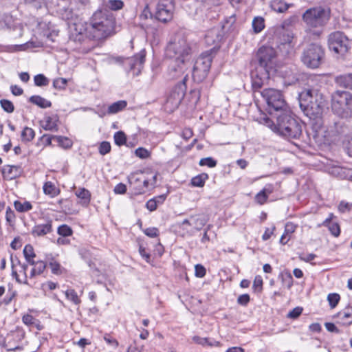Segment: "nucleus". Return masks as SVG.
<instances>
[{
  "label": "nucleus",
  "instance_id": "obj_1",
  "mask_svg": "<svg viewBox=\"0 0 352 352\" xmlns=\"http://www.w3.org/2000/svg\"><path fill=\"white\" fill-rule=\"evenodd\" d=\"M114 24L115 21L111 15L98 11L93 14L89 22L74 23L71 27L72 37L79 42L85 37L100 40L113 32Z\"/></svg>",
  "mask_w": 352,
  "mask_h": 352
},
{
  "label": "nucleus",
  "instance_id": "obj_2",
  "mask_svg": "<svg viewBox=\"0 0 352 352\" xmlns=\"http://www.w3.org/2000/svg\"><path fill=\"white\" fill-rule=\"evenodd\" d=\"M255 60L258 65L252 72L251 78L252 87L256 89L267 84L270 76L275 72L276 52L272 47L262 46L257 51Z\"/></svg>",
  "mask_w": 352,
  "mask_h": 352
},
{
  "label": "nucleus",
  "instance_id": "obj_3",
  "mask_svg": "<svg viewBox=\"0 0 352 352\" xmlns=\"http://www.w3.org/2000/svg\"><path fill=\"white\" fill-rule=\"evenodd\" d=\"M317 77L309 79L308 87L299 96L300 107L310 118L320 117L325 107V100L320 93Z\"/></svg>",
  "mask_w": 352,
  "mask_h": 352
},
{
  "label": "nucleus",
  "instance_id": "obj_4",
  "mask_svg": "<svg viewBox=\"0 0 352 352\" xmlns=\"http://www.w3.org/2000/svg\"><path fill=\"white\" fill-rule=\"evenodd\" d=\"M263 124L279 135L287 139H298L302 135L300 123L294 118L290 111L276 114V122L270 118H263Z\"/></svg>",
  "mask_w": 352,
  "mask_h": 352
},
{
  "label": "nucleus",
  "instance_id": "obj_5",
  "mask_svg": "<svg viewBox=\"0 0 352 352\" xmlns=\"http://www.w3.org/2000/svg\"><path fill=\"white\" fill-rule=\"evenodd\" d=\"M166 56L177 63H188L191 59L192 48L186 38L181 34L175 36L166 50Z\"/></svg>",
  "mask_w": 352,
  "mask_h": 352
},
{
  "label": "nucleus",
  "instance_id": "obj_6",
  "mask_svg": "<svg viewBox=\"0 0 352 352\" xmlns=\"http://www.w3.org/2000/svg\"><path fill=\"white\" fill-rule=\"evenodd\" d=\"M331 109L341 118L352 116V94L346 91L338 90L331 95Z\"/></svg>",
  "mask_w": 352,
  "mask_h": 352
},
{
  "label": "nucleus",
  "instance_id": "obj_7",
  "mask_svg": "<svg viewBox=\"0 0 352 352\" xmlns=\"http://www.w3.org/2000/svg\"><path fill=\"white\" fill-rule=\"evenodd\" d=\"M261 95L266 102L270 114H276L289 110L288 105L280 91L273 88L264 89Z\"/></svg>",
  "mask_w": 352,
  "mask_h": 352
},
{
  "label": "nucleus",
  "instance_id": "obj_8",
  "mask_svg": "<svg viewBox=\"0 0 352 352\" xmlns=\"http://www.w3.org/2000/svg\"><path fill=\"white\" fill-rule=\"evenodd\" d=\"M324 57V51L322 47L318 44L312 43L304 50L301 60L307 67L316 69L322 64Z\"/></svg>",
  "mask_w": 352,
  "mask_h": 352
},
{
  "label": "nucleus",
  "instance_id": "obj_9",
  "mask_svg": "<svg viewBox=\"0 0 352 352\" xmlns=\"http://www.w3.org/2000/svg\"><path fill=\"white\" fill-rule=\"evenodd\" d=\"M212 60V51H207L197 58L192 70V78L195 80L202 81L207 76Z\"/></svg>",
  "mask_w": 352,
  "mask_h": 352
},
{
  "label": "nucleus",
  "instance_id": "obj_10",
  "mask_svg": "<svg viewBox=\"0 0 352 352\" xmlns=\"http://www.w3.org/2000/svg\"><path fill=\"white\" fill-rule=\"evenodd\" d=\"M302 19L309 27H320L328 20V14L321 7L310 8L303 14Z\"/></svg>",
  "mask_w": 352,
  "mask_h": 352
},
{
  "label": "nucleus",
  "instance_id": "obj_11",
  "mask_svg": "<svg viewBox=\"0 0 352 352\" xmlns=\"http://www.w3.org/2000/svg\"><path fill=\"white\" fill-rule=\"evenodd\" d=\"M328 45L330 50L341 55L348 52L349 41L347 37L341 32H335L329 34Z\"/></svg>",
  "mask_w": 352,
  "mask_h": 352
},
{
  "label": "nucleus",
  "instance_id": "obj_12",
  "mask_svg": "<svg viewBox=\"0 0 352 352\" xmlns=\"http://www.w3.org/2000/svg\"><path fill=\"white\" fill-rule=\"evenodd\" d=\"M175 6L173 0H157L155 16L162 23L170 21L173 17Z\"/></svg>",
  "mask_w": 352,
  "mask_h": 352
},
{
  "label": "nucleus",
  "instance_id": "obj_13",
  "mask_svg": "<svg viewBox=\"0 0 352 352\" xmlns=\"http://www.w3.org/2000/svg\"><path fill=\"white\" fill-rule=\"evenodd\" d=\"M279 34L280 36L278 48L283 53L287 54L293 50L295 45L294 34L292 32L285 30L283 27L279 30Z\"/></svg>",
  "mask_w": 352,
  "mask_h": 352
},
{
  "label": "nucleus",
  "instance_id": "obj_14",
  "mask_svg": "<svg viewBox=\"0 0 352 352\" xmlns=\"http://www.w3.org/2000/svg\"><path fill=\"white\" fill-rule=\"evenodd\" d=\"M188 63H177L173 60L172 63L170 65L168 70V76L169 79H182L186 75L185 72L188 67Z\"/></svg>",
  "mask_w": 352,
  "mask_h": 352
},
{
  "label": "nucleus",
  "instance_id": "obj_15",
  "mask_svg": "<svg viewBox=\"0 0 352 352\" xmlns=\"http://www.w3.org/2000/svg\"><path fill=\"white\" fill-rule=\"evenodd\" d=\"M52 230V220H45L43 223L36 224L32 231L31 234L34 236H43Z\"/></svg>",
  "mask_w": 352,
  "mask_h": 352
},
{
  "label": "nucleus",
  "instance_id": "obj_16",
  "mask_svg": "<svg viewBox=\"0 0 352 352\" xmlns=\"http://www.w3.org/2000/svg\"><path fill=\"white\" fill-rule=\"evenodd\" d=\"M2 172L4 177L7 179L12 180L21 175L22 169L19 166L6 165Z\"/></svg>",
  "mask_w": 352,
  "mask_h": 352
},
{
  "label": "nucleus",
  "instance_id": "obj_17",
  "mask_svg": "<svg viewBox=\"0 0 352 352\" xmlns=\"http://www.w3.org/2000/svg\"><path fill=\"white\" fill-rule=\"evenodd\" d=\"M58 118L56 115L45 116L41 122V126L45 130L56 131H58Z\"/></svg>",
  "mask_w": 352,
  "mask_h": 352
},
{
  "label": "nucleus",
  "instance_id": "obj_18",
  "mask_svg": "<svg viewBox=\"0 0 352 352\" xmlns=\"http://www.w3.org/2000/svg\"><path fill=\"white\" fill-rule=\"evenodd\" d=\"M187 78L188 74H186L182 80L176 85L173 90V95L177 98L178 101H181L185 95L186 91V81L187 80Z\"/></svg>",
  "mask_w": 352,
  "mask_h": 352
},
{
  "label": "nucleus",
  "instance_id": "obj_19",
  "mask_svg": "<svg viewBox=\"0 0 352 352\" xmlns=\"http://www.w3.org/2000/svg\"><path fill=\"white\" fill-rule=\"evenodd\" d=\"M76 196L80 199V204L83 206H87L91 201V193L85 188H79L75 191Z\"/></svg>",
  "mask_w": 352,
  "mask_h": 352
},
{
  "label": "nucleus",
  "instance_id": "obj_20",
  "mask_svg": "<svg viewBox=\"0 0 352 352\" xmlns=\"http://www.w3.org/2000/svg\"><path fill=\"white\" fill-rule=\"evenodd\" d=\"M292 6L293 4L287 3L284 0H272L270 3L272 10L278 13L285 12Z\"/></svg>",
  "mask_w": 352,
  "mask_h": 352
},
{
  "label": "nucleus",
  "instance_id": "obj_21",
  "mask_svg": "<svg viewBox=\"0 0 352 352\" xmlns=\"http://www.w3.org/2000/svg\"><path fill=\"white\" fill-rule=\"evenodd\" d=\"M335 82L340 87L352 89V74H345L337 76Z\"/></svg>",
  "mask_w": 352,
  "mask_h": 352
},
{
  "label": "nucleus",
  "instance_id": "obj_22",
  "mask_svg": "<svg viewBox=\"0 0 352 352\" xmlns=\"http://www.w3.org/2000/svg\"><path fill=\"white\" fill-rule=\"evenodd\" d=\"M192 226L195 227L197 230H200L208 222V218L204 214H197L190 217Z\"/></svg>",
  "mask_w": 352,
  "mask_h": 352
},
{
  "label": "nucleus",
  "instance_id": "obj_23",
  "mask_svg": "<svg viewBox=\"0 0 352 352\" xmlns=\"http://www.w3.org/2000/svg\"><path fill=\"white\" fill-rule=\"evenodd\" d=\"M145 60V56L142 54H138L131 58L129 61L131 69L138 70V73L140 72L142 65Z\"/></svg>",
  "mask_w": 352,
  "mask_h": 352
},
{
  "label": "nucleus",
  "instance_id": "obj_24",
  "mask_svg": "<svg viewBox=\"0 0 352 352\" xmlns=\"http://www.w3.org/2000/svg\"><path fill=\"white\" fill-rule=\"evenodd\" d=\"M273 191L272 185H269L265 187L261 190L255 197V200L259 204H263L267 199L268 195H270Z\"/></svg>",
  "mask_w": 352,
  "mask_h": 352
},
{
  "label": "nucleus",
  "instance_id": "obj_25",
  "mask_svg": "<svg viewBox=\"0 0 352 352\" xmlns=\"http://www.w3.org/2000/svg\"><path fill=\"white\" fill-rule=\"evenodd\" d=\"M29 101L41 108L45 109L52 106V102L40 96H32Z\"/></svg>",
  "mask_w": 352,
  "mask_h": 352
},
{
  "label": "nucleus",
  "instance_id": "obj_26",
  "mask_svg": "<svg viewBox=\"0 0 352 352\" xmlns=\"http://www.w3.org/2000/svg\"><path fill=\"white\" fill-rule=\"evenodd\" d=\"M127 105L125 100H119L111 104L108 108L109 114H114L123 110Z\"/></svg>",
  "mask_w": 352,
  "mask_h": 352
},
{
  "label": "nucleus",
  "instance_id": "obj_27",
  "mask_svg": "<svg viewBox=\"0 0 352 352\" xmlns=\"http://www.w3.org/2000/svg\"><path fill=\"white\" fill-rule=\"evenodd\" d=\"M43 192L45 195H50L51 197H54L59 193V190L51 182H47L43 185Z\"/></svg>",
  "mask_w": 352,
  "mask_h": 352
},
{
  "label": "nucleus",
  "instance_id": "obj_28",
  "mask_svg": "<svg viewBox=\"0 0 352 352\" xmlns=\"http://www.w3.org/2000/svg\"><path fill=\"white\" fill-rule=\"evenodd\" d=\"M54 140H56L58 146L64 149L71 148L73 146V142L67 137L56 135L54 136Z\"/></svg>",
  "mask_w": 352,
  "mask_h": 352
},
{
  "label": "nucleus",
  "instance_id": "obj_29",
  "mask_svg": "<svg viewBox=\"0 0 352 352\" xmlns=\"http://www.w3.org/2000/svg\"><path fill=\"white\" fill-rule=\"evenodd\" d=\"M193 340L199 344H201L203 346H219L220 343L217 341H215L214 340H211V339H209V338H201V337H199V336H195L193 337Z\"/></svg>",
  "mask_w": 352,
  "mask_h": 352
},
{
  "label": "nucleus",
  "instance_id": "obj_30",
  "mask_svg": "<svg viewBox=\"0 0 352 352\" xmlns=\"http://www.w3.org/2000/svg\"><path fill=\"white\" fill-rule=\"evenodd\" d=\"M48 265L52 272L55 275H60L64 271V269L61 267L60 263L56 261L53 258L51 259L48 258Z\"/></svg>",
  "mask_w": 352,
  "mask_h": 352
},
{
  "label": "nucleus",
  "instance_id": "obj_31",
  "mask_svg": "<svg viewBox=\"0 0 352 352\" xmlns=\"http://www.w3.org/2000/svg\"><path fill=\"white\" fill-rule=\"evenodd\" d=\"M65 296L68 300H70L76 305H78L81 300L76 292L74 289H68L65 292Z\"/></svg>",
  "mask_w": 352,
  "mask_h": 352
},
{
  "label": "nucleus",
  "instance_id": "obj_32",
  "mask_svg": "<svg viewBox=\"0 0 352 352\" xmlns=\"http://www.w3.org/2000/svg\"><path fill=\"white\" fill-rule=\"evenodd\" d=\"M15 209L20 212H28L32 208V204L28 201L21 203L19 201H15L14 203Z\"/></svg>",
  "mask_w": 352,
  "mask_h": 352
},
{
  "label": "nucleus",
  "instance_id": "obj_33",
  "mask_svg": "<svg viewBox=\"0 0 352 352\" xmlns=\"http://www.w3.org/2000/svg\"><path fill=\"white\" fill-rule=\"evenodd\" d=\"M265 27L264 19L262 17H255L252 21V28L255 33L261 32Z\"/></svg>",
  "mask_w": 352,
  "mask_h": 352
},
{
  "label": "nucleus",
  "instance_id": "obj_34",
  "mask_svg": "<svg viewBox=\"0 0 352 352\" xmlns=\"http://www.w3.org/2000/svg\"><path fill=\"white\" fill-rule=\"evenodd\" d=\"M11 263H12V268H14L15 266L19 265L20 267L19 272L23 273V277H25L27 275V270L28 265L25 263H21L19 259L16 258L11 257Z\"/></svg>",
  "mask_w": 352,
  "mask_h": 352
},
{
  "label": "nucleus",
  "instance_id": "obj_35",
  "mask_svg": "<svg viewBox=\"0 0 352 352\" xmlns=\"http://www.w3.org/2000/svg\"><path fill=\"white\" fill-rule=\"evenodd\" d=\"M207 178L206 174L197 175L192 178L191 184L195 187H203Z\"/></svg>",
  "mask_w": 352,
  "mask_h": 352
},
{
  "label": "nucleus",
  "instance_id": "obj_36",
  "mask_svg": "<svg viewBox=\"0 0 352 352\" xmlns=\"http://www.w3.org/2000/svg\"><path fill=\"white\" fill-rule=\"evenodd\" d=\"M157 175L155 174L154 175L152 176V178L151 179H145L143 180V188H142L141 189H140L137 193L138 194H142V193H144L145 192L144 190V188H147L149 187V186H154L155 183H156V180H157Z\"/></svg>",
  "mask_w": 352,
  "mask_h": 352
},
{
  "label": "nucleus",
  "instance_id": "obj_37",
  "mask_svg": "<svg viewBox=\"0 0 352 352\" xmlns=\"http://www.w3.org/2000/svg\"><path fill=\"white\" fill-rule=\"evenodd\" d=\"M34 131L30 127H25L21 133V138L23 141L30 142L34 138Z\"/></svg>",
  "mask_w": 352,
  "mask_h": 352
},
{
  "label": "nucleus",
  "instance_id": "obj_38",
  "mask_svg": "<svg viewBox=\"0 0 352 352\" xmlns=\"http://www.w3.org/2000/svg\"><path fill=\"white\" fill-rule=\"evenodd\" d=\"M113 138H114V142H115L116 144H117L118 146H122V145L125 144L126 141V136L125 133L122 131L116 132L114 134Z\"/></svg>",
  "mask_w": 352,
  "mask_h": 352
},
{
  "label": "nucleus",
  "instance_id": "obj_39",
  "mask_svg": "<svg viewBox=\"0 0 352 352\" xmlns=\"http://www.w3.org/2000/svg\"><path fill=\"white\" fill-rule=\"evenodd\" d=\"M36 86L42 87L49 84V80L43 74H37L34 77Z\"/></svg>",
  "mask_w": 352,
  "mask_h": 352
},
{
  "label": "nucleus",
  "instance_id": "obj_40",
  "mask_svg": "<svg viewBox=\"0 0 352 352\" xmlns=\"http://www.w3.org/2000/svg\"><path fill=\"white\" fill-rule=\"evenodd\" d=\"M57 232L63 236H71L73 233L72 229L66 224H63L58 228Z\"/></svg>",
  "mask_w": 352,
  "mask_h": 352
},
{
  "label": "nucleus",
  "instance_id": "obj_41",
  "mask_svg": "<svg viewBox=\"0 0 352 352\" xmlns=\"http://www.w3.org/2000/svg\"><path fill=\"white\" fill-rule=\"evenodd\" d=\"M0 104L2 109L7 113H12L14 110L13 103L8 100L2 99L0 100Z\"/></svg>",
  "mask_w": 352,
  "mask_h": 352
},
{
  "label": "nucleus",
  "instance_id": "obj_42",
  "mask_svg": "<svg viewBox=\"0 0 352 352\" xmlns=\"http://www.w3.org/2000/svg\"><path fill=\"white\" fill-rule=\"evenodd\" d=\"M236 21V18L234 14L231 15L228 18H226L223 23L222 28L224 30L228 31L231 29L232 25Z\"/></svg>",
  "mask_w": 352,
  "mask_h": 352
},
{
  "label": "nucleus",
  "instance_id": "obj_43",
  "mask_svg": "<svg viewBox=\"0 0 352 352\" xmlns=\"http://www.w3.org/2000/svg\"><path fill=\"white\" fill-rule=\"evenodd\" d=\"M340 295L336 293L329 294L327 296V300L331 308L336 307L340 300Z\"/></svg>",
  "mask_w": 352,
  "mask_h": 352
},
{
  "label": "nucleus",
  "instance_id": "obj_44",
  "mask_svg": "<svg viewBox=\"0 0 352 352\" xmlns=\"http://www.w3.org/2000/svg\"><path fill=\"white\" fill-rule=\"evenodd\" d=\"M199 165L200 166H207L210 168H213L216 166L217 162L213 158L208 157L206 158H202L199 161Z\"/></svg>",
  "mask_w": 352,
  "mask_h": 352
},
{
  "label": "nucleus",
  "instance_id": "obj_45",
  "mask_svg": "<svg viewBox=\"0 0 352 352\" xmlns=\"http://www.w3.org/2000/svg\"><path fill=\"white\" fill-rule=\"evenodd\" d=\"M98 149H99V153L102 155H104L110 152L111 144L109 142L104 141L100 143Z\"/></svg>",
  "mask_w": 352,
  "mask_h": 352
},
{
  "label": "nucleus",
  "instance_id": "obj_46",
  "mask_svg": "<svg viewBox=\"0 0 352 352\" xmlns=\"http://www.w3.org/2000/svg\"><path fill=\"white\" fill-rule=\"evenodd\" d=\"M329 232L331 234L335 236L338 237L340 234V227L338 223H332L328 227Z\"/></svg>",
  "mask_w": 352,
  "mask_h": 352
},
{
  "label": "nucleus",
  "instance_id": "obj_47",
  "mask_svg": "<svg viewBox=\"0 0 352 352\" xmlns=\"http://www.w3.org/2000/svg\"><path fill=\"white\" fill-rule=\"evenodd\" d=\"M67 80L63 78H58L53 81V86L56 89H63L65 87Z\"/></svg>",
  "mask_w": 352,
  "mask_h": 352
},
{
  "label": "nucleus",
  "instance_id": "obj_48",
  "mask_svg": "<svg viewBox=\"0 0 352 352\" xmlns=\"http://www.w3.org/2000/svg\"><path fill=\"white\" fill-rule=\"evenodd\" d=\"M108 6L113 10H118L122 8L124 3L121 0H109Z\"/></svg>",
  "mask_w": 352,
  "mask_h": 352
},
{
  "label": "nucleus",
  "instance_id": "obj_49",
  "mask_svg": "<svg viewBox=\"0 0 352 352\" xmlns=\"http://www.w3.org/2000/svg\"><path fill=\"white\" fill-rule=\"evenodd\" d=\"M12 276L13 278H15L16 281L19 284H24L26 285H29L28 280V276H25V277H23V279H21L19 278V276L17 273V271L14 270V268H12Z\"/></svg>",
  "mask_w": 352,
  "mask_h": 352
},
{
  "label": "nucleus",
  "instance_id": "obj_50",
  "mask_svg": "<svg viewBox=\"0 0 352 352\" xmlns=\"http://www.w3.org/2000/svg\"><path fill=\"white\" fill-rule=\"evenodd\" d=\"M135 155L141 159H146L149 157V152L147 149L140 147L135 151Z\"/></svg>",
  "mask_w": 352,
  "mask_h": 352
},
{
  "label": "nucleus",
  "instance_id": "obj_51",
  "mask_svg": "<svg viewBox=\"0 0 352 352\" xmlns=\"http://www.w3.org/2000/svg\"><path fill=\"white\" fill-rule=\"evenodd\" d=\"M23 254L25 258L35 257L36 254L34 248L31 245H26L23 249Z\"/></svg>",
  "mask_w": 352,
  "mask_h": 352
},
{
  "label": "nucleus",
  "instance_id": "obj_52",
  "mask_svg": "<svg viewBox=\"0 0 352 352\" xmlns=\"http://www.w3.org/2000/svg\"><path fill=\"white\" fill-rule=\"evenodd\" d=\"M47 267V263L43 261H37L36 265L34 267V268L36 270L37 274L38 275H41L43 273L45 268Z\"/></svg>",
  "mask_w": 352,
  "mask_h": 352
},
{
  "label": "nucleus",
  "instance_id": "obj_53",
  "mask_svg": "<svg viewBox=\"0 0 352 352\" xmlns=\"http://www.w3.org/2000/svg\"><path fill=\"white\" fill-rule=\"evenodd\" d=\"M263 287V279L261 276H256L254 278V282H253V288L255 290H257L258 292H261L262 290Z\"/></svg>",
  "mask_w": 352,
  "mask_h": 352
},
{
  "label": "nucleus",
  "instance_id": "obj_54",
  "mask_svg": "<svg viewBox=\"0 0 352 352\" xmlns=\"http://www.w3.org/2000/svg\"><path fill=\"white\" fill-rule=\"evenodd\" d=\"M296 225L292 222H287L285 224L284 233L287 236H290L292 233H294L296 229Z\"/></svg>",
  "mask_w": 352,
  "mask_h": 352
},
{
  "label": "nucleus",
  "instance_id": "obj_55",
  "mask_svg": "<svg viewBox=\"0 0 352 352\" xmlns=\"http://www.w3.org/2000/svg\"><path fill=\"white\" fill-rule=\"evenodd\" d=\"M22 320L24 324L28 326L34 325L36 321L35 318H34L32 315L26 314L23 316Z\"/></svg>",
  "mask_w": 352,
  "mask_h": 352
},
{
  "label": "nucleus",
  "instance_id": "obj_56",
  "mask_svg": "<svg viewBox=\"0 0 352 352\" xmlns=\"http://www.w3.org/2000/svg\"><path fill=\"white\" fill-rule=\"evenodd\" d=\"M195 276L197 277L202 278L206 275V269L203 265L200 264H197L195 265Z\"/></svg>",
  "mask_w": 352,
  "mask_h": 352
},
{
  "label": "nucleus",
  "instance_id": "obj_57",
  "mask_svg": "<svg viewBox=\"0 0 352 352\" xmlns=\"http://www.w3.org/2000/svg\"><path fill=\"white\" fill-rule=\"evenodd\" d=\"M302 309L301 307H297L293 309L291 311H289L287 314V317L290 318L295 319L298 318L302 313Z\"/></svg>",
  "mask_w": 352,
  "mask_h": 352
},
{
  "label": "nucleus",
  "instance_id": "obj_58",
  "mask_svg": "<svg viewBox=\"0 0 352 352\" xmlns=\"http://www.w3.org/2000/svg\"><path fill=\"white\" fill-rule=\"evenodd\" d=\"M275 226H272L271 228H267L265 230L264 234L262 236V239L263 241H267L270 239L271 236L273 234L274 231L275 230Z\"/></svg>",
  "mask_w": 352,
  "mask_h": 352
},
{
  "label": "nucleus",
  "instance_id": "obj_59",
  "mask_svg": "<svg viewBox=\"0 0 352 352\" xmlns=\"http://www.w3.org/2000/svg\"><path fill=\"white\" fill-rule=\"evenodd\" d=\"M144 232L146 236L154 238L158 236L159 231L156 228H148Z\"/></svg>",
  "mask_w": 352,
  "mask_h": 352
},
{
  "label": "nucleus",
  "instance_id": "obj_60",
  "mask_svg": "<svg viewBox=\"0 0 352 352\" xmlns=\"http://www.w3.org/2000/svg\"><path fill=\"white\" fill-rule=\"evenodd\" d=\"M250 296L247 294L240 295L238 297L237 302L239 304L245 306L250 302Z\"/></svg>",
  "mask_w": 352,
  "mask_h": 352
},
{
  "label": "nucleus",
  "instance_id": "obj_61",
  "mask_svg": "<svg viewBox=\"0 0 352 352\" xmlns=\"http://www.w3.org/2000/svg\"><path fill=\"white\" fill-rule=\"evenodd\" d=\"M104 340L109 345L111 346L113 348H117V346H118V341L109 335H105L104 336Z\"/></svg>",
  "mask_w": 352,
  "mask_h": 352
},
{
  "label": "nucleus",
  "instance_id": "obj_62",
  "mask_svg": "<svg viewBox=\"0 0 352 352\" xmlns=\"http://www.w3.org/2000/svg\"><path fill=\"white\" fill-rule=\"evenodd\" d=\"M116 194H124L126 191V186L122 183L117 184L113 190Z\"/></svg>",
  "mask_w": 352,
  "mask_h": 352
},
{
  "label": "nucleus",
  "instance_id": "obj_63",
  "mask_svg": "<svg viewBox=\"0 0 352 352\" xmlns=\"http://www.w3.org/2000/svg\"><path fill=\"white\" fill-rule=\"evenodd\" d=\"M54 136L52 135H43L41 140L44 142L45 146H50L52 145V140H54Z\"/></svg>",
  "mask_w": 352,
  "mask_h": 352
},
{
  "label": "nucleus",
  "instance_id": "obj_64",
  "mask_svg": "<svg viewBox=\"0 0 352 352\" xmlns=\"http://www.w3.org/2000/svg\"><path fill=\"white\" fill-rule=\"evenodd\" d=\"M146 207L149 211H154L157 209V202L156 199H149L146 204Z\"/></svg>",
  "mask_w": 352,
  "mask_h": 352
}]
</instances>
